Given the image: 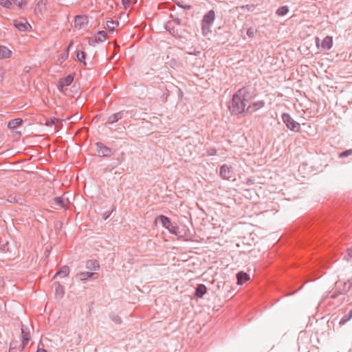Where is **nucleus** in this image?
<instances>
[{
  "label": "nucleus",
  "mask_w": 352,
  "mask_h": 352,
  "mask_svg": "<svg viewBox=\"0 0 352 352\" xmlns=\"http://www.w3.org/2000/svg\"><path fill=\"white\" fill-rule=\"evenodd\" d=\"M248 92L245 88L238 90L232 96L228 108L232 114L239 115L246 112V105L248 102Z\"/></svg>",
  "instance_id": "nucleus-1"
},
{
  "label": "nucleus",
  "mask_w": 352,
  "mask_h": 352,
  "mask_svg": "<svg viewBox=\"0 0 352 352\" xmlns=\"http://www.w3.org/2000/svg\"><path fill=\"white\" fill-rule=\"evenodd\" d=\"M215 18L214 11L211 10L206 14L204 15L202 21V31L204 34H207L210 29L212 24L213 23Z\"/></svg>",
  "instance_id": "nucleus-2"
},
{
  "label": "nucleus",
  "mask_w": 352,
  "mask_h": 352,
  "mask_svg": "<svg viewBox=\"0 0 352 352\" xmlns=\"http://www.w3.org/2000/svg\"><path fill=\"white\" fill-rule=\"evenodd\" d=\"M282 120L289 129L295 132H298L300 131V124L294 120L289 114L287 113H283Z\"/></svg>",
  "instance_id": "nucleus-3"
},
{
  "label": "nucleus",
  "mask_w": 352,
  "mask_h": 352,
  "mask_svg": "<svg viewBox=\"0 0 352 352\" xmlns=\"http://www.w3.org/2000/svg\"><path fill=\"white\" fill-rule=\"evenodd\" d=\"M96 147L99 157H110L113 155L112 149L104 145L102 142H96Z\"/></svg>",
  "instance_id": "nucleus-4"
},
{
  "label": "nucleus",
  "mask_w": 352,
  "mask_h": 352,
  "mask_svg": "<svg viewBox=\"0 0 352 352\" xmlns=\"http://www.w3.org/2000/svg\"><path fill=\"white\" fill-rule=\"evenodd\" d=\"M14 25L19 31H28L32 29V26L25 19H21L19 20L14 21Z\"/></svg>",
  "instance_id": "nucleus-5"
},
{
  "label": "nucleus",
  "mask_w": 352,
  "mask_h": 352,
  "mask_svg": "<svg viewBox=\"0 0 352 352\" xmlns=\"http://www.w3.org/2000/svg\"><path fill=\"white\" fill-rule=\"evenodd\" d=\"M126 113H127V111L124 110L113 113L112 115L108 117L106 124H113L118 122L120 120L122 119L124 117Z\"/></svg>",
  "instance_id": "nucleus-6"
},
{
  "label": "nucleus",
  "mask_w": 352,
  "mask_h": 352,
  "mask_svg": "<svg viewBox=\"0 0 352 352\" xmlns=\"http://www.w3.org/2000/svg\"><path fill=\"white\" fill-rule=\"evenodd\" d=\"M69 200L64 199L63 197H55L51 203V207L57 209V207H60L66 209V206Z\"/></svg>",
  "instance_id": "nucleus-7"
},
{
  "label": "nucleus",
  "mask_w": 352,
  "mask_h": 352,
  "mask_svg": "<svg viewBox=\"0 0 352 352\" xmlns=\"http://www.w3.org/2000/svg\"><path fill=\"white\" fill-rule=\"evenodd\" d=\"M265 106V102L263 100H259L254 102L251 104L248 105L246 108V113L252 114L258 110L261 109Z\"/></svg>",
  "instance_id": "nucleus-8"
},
{
  "label": "nucleus",
  "mask_w": 352,
  "mask_h": 352,
  "mask_svg": "<svg viewBox=\"0 0 352 352\" xmlns=\"http://www.w3.org/2000/svg\"><path fill=\"white\" fill-rule=\"evenodd\" d=\"M21 337H22V348L21 350H23L25 346L28 344L31 336H30V332L28 327H24L23 325L21 326Z\"/></svg>",
  "instance_id": "nucleus-9"
},
{
  "label": "nucleus",
  "mask_w": 352,
  "mask_h": 352,
  "mask_svg": "<svg viewBox=\"0 0 352 352\" xmlns=\"http://www.w3.org/2000/svg\"><path fill=\"white\" fill-rule=\"evenodd\" d=\"M219 174L223 179H230L232 177V168L224 164L221 166Z\"/></svg>",
  "instance_id": "nucleus-10"
},
{
  "label": "nucleus",
  "mask_w": 352,
  "mask_h": 352,
  "mask_svg": "<svg viewBox=\"0 0 352 352\" xmlns=\"http://www.w3.org/2000/svg\"><path fill=\"white\" fill-rule=\"evenodd\" d=\"M74 80V76L69 74L66 77L62 78L58 81V87L60 90H63V87L69 86L72 84Z\"/></svg>",
  "instance_id": "nucleus-11"
},
{
  "label": "nucleus",
  "mask_w": 352,
  "mask_h": 352,
  "mask_svg": "<svg viewBox=\"0 0 352 352\" xmlns=\"http://www.w3.org/2000/svg\"><path fill=\"white\" fill-rule=\"evenodd\" d=\"M77 278L80 280H85L89 278L96 279L98 278L99 274L96 272H80L76 274Z\"/></svg>",
  "instance_id": "nucleus-12"
},
{
  "label": "nucleus",
  "mask_w": 352,
  "mask_h": 352,
  "mask_svg": "<svg viewBox=\"0 0 352 352\" xmlns=\"http://www.w3.org/2000/svg\"><path fill=\"white\" fill-rule=\"evenodd\" d=\"M87 18L85 16L77 15L74 19V27L78 29L82 28L84 25L87 23Z\"/></svg>",
  "instance_id": "nucleus-13"
},
{
  "label": "nucleus",
  "mask_w": 352,
  "mask_h": 352,
  "mask_svg": "<svg viewBox=\"0 0 352 352\" xmlns=\"http://www.w3.org/2000/svg\"><path fill=\"white\" fill-rule=\"evenodd\" d=\"M107 38V32L104 30L98 31L95 35L92 43H98L105 41Z\"/></svg>",
  "instance_id": "nucleus-14"
},
{
  "label": "nucleus",
  "mask_w": 352,
  "mask_h": 352,
  "mask_svg": "<svg viewBox=\"0 0 352 352\" xmlns=\"http://www.w3.org/2000/svg\"><path fill=\"white\" fill-rule=\"evenodd\" d=\"M236 278H237V284L243 285L250 279V276L245 272H239L236 274Z\"/></svg>",
  "instance_id": "nucleus-15"
},
{
  "label": "nucleus",
  "mask_w": 352,
  "mask_h": 352,
  "mask_svg": "<svg viewBox=\"0 0 352 352\" xmlns=\"http://www.w3.org/2000/svg\"><path fill=\"white\" fill-rule=\"evenodd\" d=\"M207 288L204 284H199L195 289V295L198 298H202L206 293Z\"/></svg>",
  "instance_id": "nucleus-16"
},
{
  "label": "nucleus",
  "mask_w": 352,
  "mask_h": 352,
  "mask_svg": "<svg viewBox=\"0 0 352 352\" xmlns=\"http://www.w3.org/2000/svg\"><path fill=\"white\" fill-rule=\"evenodd\" d=\"M332 45H333L332 37L327 36L324 37V39L322 40V43H321V47L324 50H330L332 47Z\"/></svg>",
  "instance_id": "nucleus-17"
},
{
  "label": "nucleus",
  "mask_w": 352,
  "mask_h": 352,
  "mask_svg": "<svg viewBox=\"0 0 352 352\" xmlns=\"http://www.w3.org/2000/svg\"><path fill=\"white\" fill-rule=\"evenodd\" d=\"M65 291L63 285L60 283H55V296L56 298H61L64 295Z\"/></svg>",
  "instance_id": "nucleus-18"
},
{
  "label": "nucleus",
  "mask_w": 352,
  "mask_h": 352,
  "mask_svg": "<svg viewBox=\"0 0 352 352\" xmlns=\"http://www.w3.org/2000/svg\"><path fill=\"white\" fill-rule=\"evenodd\" d=\"M86 267L90 270H98L100 265L96 260H89L86 263Z\"/></svg>",
  "instance_id": "nucleus-19"
},
{
  "label": "nucleus",
  "mask_w": 352,
  "mask_h": 352,
  "mask_svg": "<svg viewBox=\"0 0 352 352\" xmlns=\"http://www.w3.org/2000/svg\"><path fill=\"white\" fill-rule=\"evenodd\" d=\"M12 52L5 46H0V59L11 56Z\"/></svg>",
  "instance_id": "nucleus-20"
},
{
  "label": "nucleus",
  "mask_w": 352,
  "mask_h": 352,
  "mask_svg": "<svg viewBox=\"0 0 352 352\" xmlns=\"http://www.w3.org/2000/svg\"><path fill=\"white\" fill-rule=\"evenodd\" d=\"M69 267H68V266L65 265V266H63V267L60 269V270H59V271H58V272L56 273V274H55V276H54V278L56 276H60V277H62V278H63V277H66V276H67L69 275Z\"/></svg>",
  "instance_id": "nucleus-21"
},
{
  "label": "nucleus",
  "mask_w": 352,
  "mask_h": 352,
  "mask_svg": "<svg viewBox=\"0 0 352 352\" xmlns=\"http://www.w3.org/2000/svg\"><path fill=\"white\" fill-rule=\"evenodd\" d=\"M168 230L172 233L175 234L176 236L179 237H182L183 236L181 234V232L179 230V228L175 224V223H171V226H170L169 229Z\"/></svg>",
  "instance_id": "nucleus-22"
},
{
  "label": "nucleus",
  "mask_w": 352,
  "mask_h": 352,
  "mask_svg": "<svg viewBox=\"0 0 352 352\" xmlns=\"http://www.w3.org/2000/svg\"><path fill=\"white\" fill-rule=\"evenodd\" d=\"M158 219L160 220L162 226L164 228H166L167 230L169 229L170 226H171L172 223L167 217L164 216V215H160L158 217Z\"/></svg>",
  "instance_id": "nucleus-23"
},
{
  "label": "nucleus",
  "mask_w": 352,
  "mask_h": 352,
  "mask_svg": "<svg viewBox=\"0 0 352 352\" xmlns=\"http://www.w3.org/2000/svg\"><path fill=\"white\" fill-rule=\"evenodd\" d=\"M23 122L22 119L21 118H16L14 120H12L8 122V126L10 129H15L19 126Z\"/></svg>",
  "instance_id": "nucleus-24"
},
{
  "label": "nucleus",
  "mask_w": 352,
  "mask_h": 352,
  "mask_svg": "<svg viewBox=\"0 0 352 352\" xmlns=\"http://www.w3.org/2000/svg\"><path fill=\"white\" fill-rule=\"evenodd\" d=\"M28 5V0H13L12 8L16 6L20 9L25 8Z\"/></svg>",
  "instance_id": "nucleus-25"
},
{
  "label": "nucleus",
  "mask_w": 352,
  "mask_h": 352,
  "mask_svg": "<svg viewBox=\"0 0 352 352\" xmlns=\"http://www.w3.org/2000/svg\"><path fill=\"white\" fill-rule=\"evenodd\" d=\"M351 318L352 309L349 310V312L341 318L339 322L340 325L345 324L347 322H349L351 320Z\"/></svg>",
  "instance_id": "nucleus-26"
},
{
  "label": "nucleus",
  "mask_w": 352,
  "mask_h": 352,
  "mask_svg": "<svg viewBox=\"0 0 352 352\" xmlns=\"http://www.w3.org/2000/svg\"><path fill=\"white\" fill-rule=\"evenodd\" d=\"M118 25V22L115 21H107V27L110 32H113L116 28Z\"/></svg>",
  "instance_id": "nucleus-27"
},
{
  "label": "nucleus",
  "mask_w": 352,
  "mask_h": 352,
  "mask_svg": "<svg viewBox=\"0 0 352 352\" xmlns=\"http://www.w3.org/2000/svg\"><path fill=\"white\" fill-rule=\"evenodd\" d=\"M289 12V8L287 6H281L276 10V14L278 16H284Z\"/></svg>",
  "instance_id": "nucleus-28"
},
{
  "label": "nucleus",
  "mask_w": 352,
  "mask_h": 352,
  "mask_svg": "<svg viewBox=\"0 0 352 352\" xmlns=\"http://www.w3.org/2000/svg\"><path fill=\"white\" fill-rule=\"evenodd\" d=\"M76 57H77V59L79 61L83 63L84 65H86V63L85 62V57H86V53L85 52H83V51H78Z\"/></svg>",
  "instance_id": "nucleus-29"
},
{
  "label": "nucleus",
  "mask_w": 352,
  "mask_h": 352,
  "mask_svg": "<svg viewBox=\"0 0 352 352\" xmlns=\"http://www.w3.org/2000/svg\"><path fill=\"white\" fill-rule=\"evenodd\" d=\"M0 5L8 9H12V2L10 0H0Z\"/></svg>",
  "instance_id": "nucleus-30"
},
{
  "label": "nucleus",
  "mask_w": 352,
  "mask_h": 352,
  "mask_svg": "<svg viewBox=\"0 0 352 352\" xmlns=\"http://www.w3.org/2000/svg\"><path fill=\"white\" fill-rule=\"evenodd\" d=\"M110 318L111 320L115 322L116 324H120L122 323V319L120 317L116 314H111Z\"/></svg>",
  "instance_id": "nucleus-31"
},
{
  "label": "nucleus",
  "mask_w": 352,
  "mask_h": 352,
  "mask_svg": "<svg viewBox=\"0 0 352 352\" xmlns=\"http://www.w3.org/2000/svg\"><path fill=\"white\" fill-rule=\"evenodd\" d=\"M124 160V153L122 152L120 153V157L117 159V161L114 163L113 167H116L121 164V163Z\"/></svg>",
  "instance_id": "nucleus-32"
},
{
  "label": "nucleus",
  "mask_w": 352,
  "mask_h": 352,
  "mask_svg": "<svg viewBox=\"0 0 352 352\" xmlns=\"http://www.w3.org/2000/svg\"><path fill=\"white\" fill-rule=\"evenodd\" d=\"M256 32V30L252 27H250V28L248 29L246 34L248 36V37L253 38L255 36Z\"/></svg>",
  "instance_id": "nucleus-33"
},
{
  "label": "nucleus",
  "mask_w": 352,
  "mask_h": 352,
  "mask_svg": "<svg viewBox=\"0 0 352 352\" xmlns=\"http://www.w3.org/2000/svg\"><path fill=\"white\" fill-rule=\"evenodd\" d=\"M351 155H352V149H349L340 153L339 157L342 158Z\"/></svg>",
  "instance_id": "nucleus-34"
},
{
  "label": "nucleus",
  "mask_w": 352,
  "mask_h": 352,
  "mask_svg": "<svg viewBox=\"0 0 352 352\" xmlns=\"http://www.w3.org/2000/svg\"><path fill=\"white\" fill-rule=\"evenodd\" d=\"M216 154V150L215 149H210L208 151V155H215Z\"/></svg>",
  "instance_id": "nucleus-35"
},
{
  "label": "nucleus",
  "mask_w": 352,
  "mask_h": 352,
  "mask_svg": "<svg viewBox=\"0 0 352 352\" xmlns=\"http://www.w3.org/2000/svg\"><path fill=\"white\" fill-rule=\"evenodd\" d=\"M122 3L126 6L131 3V0H122Z\"/></svg>",
  "instance_id": "nucleus-36"
},
{
  "label": "nucleus",
  "mask_w": 352,
  "mask_h": 352,
  "mask_svg": "<svg viewBox=\"0 0 352 352\" xmlns=\"http://www.w3.org/2000/svg\"><path fill=\"white\" fill-rule=\"evenodd\" d=\"M14 347H12V344H10L9 352H14Z\"/></svg>",
  "instance_id": "nucleus-37"
},
{
  "label": "nucleus",
  "mask_w": 352,
  "mask_h": 352,
  "mask_svg": "<svg viewBox=\"0 0 352 352\" xmlns=\"http://www.w3.org/2000/svg\"><path fill=\"white\" fill-rule=\"evenodd\" d=\"M345 285H348V290H349L352 285V283L351 282H349L348 283H346Z\"/></svg>",
  "instance_id": "nucleus-38"
},
{
  "label": "nucleus",
  "mask_w": 352,
  "mask_h": 352,
  "mask_svg": "<svg viewBox=\"0 0 352 352\" xmlns=\"http://www.w3.org/2000/svg\"><path fill=\"white\" fill-rule=\"evenodd\" d=\"M36 352H47V351L44 349H38Z\"/></svg>",
  "instance_id": "nucleus-39"
},
{
  "label": "nucleus",
  "mask_w": 352,
  "mask_h": 352,
  "mask_svg": "<svg viewBox=\"0 0 352 352\" xmlns=\"http://www.w3.org/2000/svg\"><path fill=\"white\" fill-rule=\"evenodd\" d=\"M316 45L318 47L319 46V43H320L319 38H316Z\"/></svg>",
  "instance_id": "nucleus-40"
},
{
  "label": "nucleus",
  "mask_w": 352,
  "mask_h": 352,
  "mask_svg": "<svg viewBox=\"0 0 352 352\" xmlns=\"http://www.w3.org/2000/svg\"><path fill=\"white\" fill-rule=\"evenodd\" d=\"M246 7H247V8H248V10H250V8L254 7V6H253V5H250H250H247V6H246Z\"/></svg>",
  "instance_id": "nucleus-41"
},
{
  "label": "nucleus",
  "mask_w": 352,
  "mask_h": 352,
  "mask_svg": "<svg viewBox=\"0 0 352 352\" xmlns=\"http://www.w3.org/2000/svg\"><path fill=\"white\" fill-rule=\"evenodd\" d=\"M42 3H43V1H39V2L38 3V4H37V6H40V4H41Z\"/></svg>",
  "instance_id": "nucleus-42"
},
{
  "label": "nucleus",
  "mask_w": 352,
  "mask_h": 352,
  "mask_svg": "<svg viewBox=\"0 0 352 352\" xmlns=\"http://www.w3.org/2000/svg\"><path fill=\"white\" fill-rule=\"evenodd\" d=\"M348 252H348V255H349V256H351V253H350V250H349V249L348 250Z\"/></svg>",
  "instance_id": "nucleus-43"
}]
</instances>
